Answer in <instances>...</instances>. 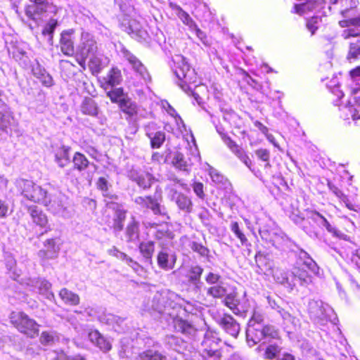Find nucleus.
<instances>
[{"label": "nucleus", "instance_id": "nucleus-1", "mask_svg": "<svg viewBox=\"0 0 360 360\" xmlns=\"http://www.w3.org/2000/svg\"><path fill=\"white\" fill-rule=\"evenodd\" d=\"M172 302H169L166 292H157L152 300V309L158 312L167 322L172 321L176 332L181 333L189 340L195 338L197 329L186 320L176 316L171 307Z\"/></svg>", "mask_w": 360, "mask_h": 360}, {"label": "nucleus", "instance_id": "nucleus-31", "mask_svg": "<svg viewBox=\"0 0 360 360\" xmlns=\"http://www.w3.org/2000/svg\"><path fill=\"white\" fill-rule=\"evenodd\" d=\"M224 304L228 307L235 314L242 315L245 311L244 309L239 308V301L236 298V292H232L226 293L224 300Z\"/></svg>", "mask_w": 360, "mask_h": 360}, {"label": "nucleus", "instance_id": "nucleus-52", "mask_svg": "<svg viewBox=\"0 0 360 360\" xmlns=\"http://www.w3.org/2000/svg\"><path fill=\"white\" fill-rule=\"evenodd\" d=\"M138 360H166V358L157 351L148 350L141 354Z\"/></svg>", "mask_w": 360, "mask_h": 360}, {"label": "nucleus", "instance_id": "nucleus-35", "mask_svg": "<svg viewBox=\"0 0 360 360\" xmlns=\"http://www.w3.org/2000/svg\"><path fill=\"white\" fill-rule=\"evenodd\" d=\"M96 186L97 189L102 192L103 196L106 198L105 200H112L118 199V196L117 195L108 193L109 184L105 177H99L96 182Z\"/></svg>", "mask_w": 360, "mask_h": 360}, {"label": "nucleus", "instance_id": "nucleus-62", "mask_svg": "<svg viewBox=\"0 0 360 360\" xmlns=\"http://www.w3.org/2000/svg\"><path fill=\"white\" fill-rule=\"evenodd\" d=\"M192 186L195 195L202 200L205 199V194L204 193L203 184L201 182H194Z\"/></svg>", "mask_w": 360, "mask_h": 360}, {"label": "nucleus", "instance_id": "nucleus-14", "mask_svg": "<svg viewBox=\"0 0 360 360\" xmlns=\"http://www.w3.org/2000/svg\"><path fill=\"white\" fill-rule=\"evenodd\" d=\"M219 324L221 328L231 336L236 338L240 333V324L229 314H224L219 320Z\"/></svg>", "mask_w": 360, "mask_h": 360}, {"label": "nucleus", "instance_id": "nucleus-13", "mask_svg": "<svg viewBox=\"0 0 360 360\" xmlns=\"http://www.w3.org/2000/svg\"><path fill=\"white\" fill-rule=\"evenodd\" d=\"M162 197L161 193L152 195L139 196L136 198L135 202L143 207L150 209L155 213H160V203Z\"/></svg>", "mask_w": 360, "mask_h": 360}, {"label": "nucleus", "instance_id": "nucleus-26", "mask_svg": "<svg viewBox=\"0 0 360 360\" xmlns=\"http://www.w3.org/2000/svg\"><path fill=\"white\" fill-rule=\"evenodd\" d=\"M80 109L84 115L96 117L98 114V105L91 97H85L81 104Z\"/></svg>", "mask_w": 360, "mask_h": 360}, {"label": "nucleus", "instance_id": "nucleus-40", "mask_svg": "<svg viewBox=\"0 0 360 360\" xmlns=\"http://www.w3.org/2000/svg\"><path fill=\"white\" fill-rule=\"evenodd\" d=\"M281 349L282 347L276 343L269 344L264 349L263 358L267 360L276 359L278 357Z\"/></svg>", "mask_w": 360, "mask_h": 360}, {"label": "nucleus", "instance_id": "nucleus-18", "mask_svg": "<svg viewBox=\"0 0 360 360\" xmlns=\"http://www.w3.org/2000/svg\"><path fill=\"white\" fill-rule=\"evenodd\" d=\"M100 321L119 333H124L126 325L124 323V319L117 316L112 314H104L100 316Z\"/></svg>", "mask_w": 360, "mask_h": 360}, {"label": "nucleus", "instance_id": "nucleus-25", "mask_svg": "<svg viewBox=\"0 0 360 360\" xmlns=\"http://www.w3.org/2000/svg\"><path fill=\"white\" fill-rule=\"evenodd\" d=\"M202 272L203 269L199 265L191 266L188 271L187 278L189 283L197 289H200L202 286L203 283L201 281Z\"/></svg>", "mask_w": 360, "mask_h": 360}, {"label": "nucleus", "instance_id": "nucleus-47", "mask_svg": "<svg viewBox=\"0 0 360 360\" xmlns=\"http://www.w3.org/2000/svg\"><path fill=\"white\" fill-rule=\"evenodd\" d=\"M275 226H259L258 229L261 237L266 240H275L278 236L276 231H274Z\"/></svg>", "mask_w": 360, "mask_h": 360}, {"label": "nucleus", "instance_id": "nucleus-7", "mask_svg": "<svg viewBox=\"0 0 360 360\" xmlns=\"http://www.w3.org/2000/svg\"><path fill=\"white\" fill-rule=\"evenodd\" d=\"M98 44L94 37L87 32H82L80 37V43L77 48L79 56L89 58L98 51Z\"/></svg>", "mask_w": 360, "mask_h": 360}, {"label": "nucleus", "instance_id": "nucleus-4", "mask_svg": "<svg viewBox=\"0 0 360 360\" xmlns=\"http://www.w3.org/2000/svg\"><path fill=\"white\" fill-rule=\"evenodd\" d=\"M11 323L22 333L34 338L39 333V325L34 319L21 311H13L10 314Z\"/></svg>", "mask_w": 360, "mask_h": 360}, {"label": "nucleus", "instance_id": "nucleus-9", "mask_svg": "<svg viewBox=\"0 0 360 360\" xmlns=\"http://www.w3.org/2000/svg\"><path fill=\"white\" fill-rule=\"evenodd\" d=\"M221 138L225 143L229 150L240 159L250 169L255 172V169L252 167V161L247 153L243 148L237 144L230 136L226 134H221Z\"/></svg>", "mask_w": 360, "mask_h": 360}, {"label": "nucleus", "instance_id": "nucleus-36", "mask_svg": "<svg viewBox=\"0 0 360 360\" xmlns=\"http://www.w3.org/2000/svg\"><path fill=\"white\" fill-rule=\"evenodd\" d=\"M32 221L36 225H45L47 221V217L43 212L37 206H30L28 208Z\"/></svg>", "mask_w": 360, "mask_h": 360}, {"label": "nucleus", "instance_id": "nucleus-46", "mask_svg": "<svg viewBox=\"0 0 360 360\" xmlns=\"http://www.w3.org/2000/svg\"><path fill=\"white\" fill-rule=\"evenodd\" d=\"M107 96L112 103H121L122 98H125L124 89L122 87L114 88L106 93Z\"/></svg>", "mask_w": 360, "mask_h": 360}, {"label": "nucleus", "instance_id": "nucleus-39", "mask_svg": "<svg viewBox=\"0 0 360 360\" xmlns=\"http://www.w3.org/2000/svg\"><path fill=\"white\" fill-rule=\"evenodd\" d=\"M278 314L283 319V326L284 329L292 328L296 326V318L285 309H280Z\"/></svg>", "mask_w": 360, "mask_h": 360}, {"label": "nucleus", "instance_id": "nucleus-64", "mask_svg": "<svg viewBox=\"0 0 360 360\" xmlns=\"http://www.w3.org/2000/svg\"><path fill=\"white\" fill-rule=\"evenodd\" d=\"M58 360H86V359L80 354L67 355L61 353L58 356Z\"/></svg>", "mask_w": 360, "mask_h": 360}, {"label": "nucleus", "instance_id": "nucleus-28", "mask_svg": "<svg viewBox=\"0 0 360 360\" xmlns=\"http://www.w3.org/2000/svg\"><path fill=\"white\" fill-rule=\"evenodd\" d=\"M173 199L174 200L178 207L186 212H191L193 208V203L189 197L182 193L176 191H174Z\"/></svg>", "mask_w": 360, "mask_h": 360}, {"label": "nucleus", "instance_id": "nucleus-48", "mask_svg": "<svg viewBox=\"0 0 360 360\" xmlns=\"http://www.w3.org/2000/svg\"><path fill=\"white\" fill-rule=\"evenodd\" d=\"M345 259L350 261L352 264L360 269V249L349 248L345 252Z\"/></svg>", "mask_w": 360, "mask_h": 360}, {"label": "nucleus", "instance_id": "nucleus-59", "mask_svg": "<svg viewBox=\"0 0 360 360\" xmlns=\"http://www.w3.org/2000/svg\"><path fill=\"white\" fill-rule=\"evenodd\" d=\"M309 217L313 221L319 225H328L326 219L316 211L309 212Z\"/></svg>", "mask_w": 360, "mask_h": 360}, {"label": "nucleus", "instance_id": "nucleus-6", "mask_svg": "<svg viewBox=\"0 0 360 360\" xmlns=\"http://www.w3.org/2000/svg\"><path fill=\"white\" fill-rule=\"evenodd\" d=\"M277 281L292 289L298 284L300 285L308 284L311 280V276L305 269L297 267L294 269L289 276H285L281 278H278Z\"/></svg>", "mask_w": 360, "mask_h": 360}, {"label": "nucleus", "instance_id": "nucleus-24", "mask_svg": "<svg viewBox=\"0 0 360 360\" xmlns=\"http://www.w3.org/2000/svg\"><path fill=\"white\" fill-rule=\"evenodd\" d=\"M122 81L121 70L117 67L111 68L106 76L103 77V86L113 87L119 85Z\"/></svg>", "mask_w": 360, "mask_h": 360}, {"label": "nucleus", "instance_id": "nucleus-19", "mask_svg": "<svg viewBox=\"0 0 360 360\" xmlns=\"http://www.w3.org/2000/svg\"><path fill=\"white\" fill-rule=\"evenodd\" d=\"M89 340L103 352H108L112 349L109 339L105 338L98 330H91L88 334Z\"/></svg>", "mask_w": 360, "mask_h": 360}, {"label": "nucleus", "instance_id": "nucleus-33", "mask_svg": "<svg viewBox=\"0 0 360 360\" xmlns=\"http://www.w3.org/2000/svg\"><path fill=\"white\" fill-rule=\"evenodd\" d=\"M298 256L300 259L302 261V264L304 267L307 268L314 274L319 273V268L318 265L307 252L300 250Z\"/></svg>", "mask_w": 360, "mask_h": 360}, {"label": "nucleus", "instance_id": "nucleus-29", "mask_svg": "<svg viewBox=\"0 0 360 360\" xmlns=\"http://www.w3.org/2000/svg\"><path fill=\"white\" fill-rule=\"evenodd\" d=\"M171 164L174 167L179 171L185 172L186 173L190 172V165L185 159L184 154L179 151H175L172 154Z\"/></svg>", "mask_w": 360, "mask_h": 360}, {"label": "nucleus", "instance_id": "nucleus-44", "mask_svg": "<svg viewBox=\"0 0 360 360\" xmlns=\"http://www.w3.org/2000/svg\"><path fill=\"white\" fill-rule=\"evenodd\" d=\"M58 340V337L55 331H44L39 337L40 343L44 346H51Z\"/></svg>", "mask_w": 360, "mask_h": 360}, {"label": "nucleus", "instance_id": "nucleus-60", "mask_svg": "<svg viewBox=\"0 0 360 360\" xmlns=\"http://www.w3.org/2000/svg\"><path fill=\"white\" fill-rule=\"evenodd\" d=\"M82 206L86 210H89L90 211H95L97 207V202L96 200L90 198H84L82 200Z\"/></svg>", "mask_w": 360, "mask_h": 360}, {"label": "nucleus", "instance_id": "nucleus-15", "mask_svg": "<svg viewBox=\"0 0 360 360\" xmlns=\"http://www.w3.org/2000/svg\"><path fill=\"white\" fill-rule=\"evenodd\" d=\"M71 148L69 146L60 145L53 149L54 161L59 167H67L70 161Z\"/></svg>", "mask_w": 360, "mask_h": 360}, {"label": "nucleus", "instance_id": "nucleus-23", "mask_svg": "<svg viewBox=\"0 0 360 360\" xmlns=\"http://www.w3.org/2000/svg\"><path fill=\"white\" fill-rule=\"evenodd\" d=\"M119 108L127 116V120H132L138 115L139 107L131 98L126 96L122 98L121 103H119Z\"/></svg>", "mask_w": 360, "mask_h": 360}, {"label": "nucleus", "instance_id": "nucleus-49", "mask_svg": "<svg viewBox=\"0 0 360 360\" xmlns=\"http://www.w3.org/2000/svg\"><path fill=\"white\" fill-rule=\"evenodd\" d=\"M321 21V18L317 15H314L306 19L305 26L310 32L311 36L315 34L316 32L318 30Z\"/></svg>", "mask_w": 360, "mask_h": 360}, {"label": "nucleus", "instance_id": "nucleus-11", "mask_svg": "<svg viewBox=\"0 0 360 360\" xmlns=\"http://www.w3.org/2000/svg\"><path fill=\"white\" fill-rule=\"evenodd\" d=\"M176 262V254L172 250L167 248H162V250L158 254V265L160 269L165 271H169L174 269Z\"/></svg>", "mask_w": 360, "mask_h": 360}, {"label": "nucleus", "instance_id": "nucleus-42", "mask_svg": "<svg viewBox=\"0 0 360 360\" xmlns=\"http://www.w3.org/2000/svg\"><path fill=\"white\" fill-rule=\"evenodd\" d=\"M142 256L151 262L152 257L155 250V243L153 241L141 242L139 246Z\"/></svg>", "mask_w": 360, "mask_h": 360}, {"label": "nucleus", "instance_id": "nucleus-8", "mask_svg": "<svg viewBox=\"0 0 360 360\" xmlns=\"http://www.w3.org/2000/svg\"><path fill=\"white\" fill-rule=\"evenodd\" d=\"M76 30L73 28L64 30L60 34L58 46L63 55L72 57L75 52V34Z\"/></svg>", "mask_w": 360, "mask_h": 360}, {"label": "nucleus", "instance_id": "nucleus-50", "mask_svg": "<svg viewBox=\"0 0 360 360\" xmlns=\"http://www.w3.org/2000/svg\"><path fill=\"white\" fill-rule=\"evenodd\" d=\"M58 20L55 18H51L47 23L44 25L41 30V34L44 36H49L51 40H53V33L56 27L58 26Z\"/></svg>", "mask_w": 360, "mask_h": 360}, {"label": "nucleus", "instance_id": "nucleus-58", "mask_svg": "<svg viewBox=\"0 0 360 360\" xmlns=\"http://www.w3.org/2000/svg\"><path fill=\"white\" fill-rule=\"evenodd\" d=\"M191 248L202 257L207 256L209 253V250L207 248L196 242H192L191 244Z\"/></svg>", "mask_w": 360, "mask_h": 360}, {"label": "nucleus", "instance_id": "nucleus-30", "mask_svg": "<svg viewBox=\"0 0 360 360\" xmlns=\"http://www.w3.org/2000/svg\"><path fill=\"white\" fill-rule=\"evenodd\" d=\"M24 11L27 18L35 22L41 19L43 13L49 11L45 8L34 4L25 5Z\"/></svg>", "mask_w": 360, "mask_h": 360}, {"label": "nucleus", "instance_id": "nucleus-53", "mask_svg": "<svg viewBox=\"0 0 360 360\" xmlns=\"http://www.w3.org/2000/svg\"><path fill=\"white\" fill-rule=\"evenodd\" d=\"M30 1L32 2V4L39 6L55 14L57 13L58 11L57 6L52 1H49L48 0H30Z\"/></svg>", "mask_w": 360, "mask_h": 360}, {"label": "nucleus", "instance_id": "nucleus-63", "mask_svg": "<svg viewBox=\"0 0 360 360\" xmlns=\"http://www.w3.org/2000/svg\"><path fill=\"white\" fill-rule=\"evenodd\" d=\"M39 79L40 82L46 87H51L53 85V79L49 73H41L39 77Z\"/></svg>", "mask_w": 360, "mask_h": 360}, {"label": "nucleus", "instance_id": "nucleus-34", "mask_svg": "<svg viewBox=\"0 0 360 360\" xmlns=\"http://www.w3.org/2000/svg\"><path fill=\"white\" fill-rule=\"evenodd\" d=\"M170 6L173 10L176 11V15L184 25H187L191 30L193 27H195L196 23L195 21L191 18L187 12L183 10L181 6L172 4H170Z\"/></svg>", "mask_w": 360, "mask_h": 360}, {"label": "nucleus", "instance_id": "nucleus-27", "mask_svg": "<svg viewBox=\"0 0 360 360\" xmlns=\"http://www.w3.org/2000/svg\"><path fill=\"white\" fill-rule=\"evenodd\" d=\"M167 345L178 353H184L187 349L188 342L174 335H167L165 339Z\"/></svg>", "mask_w": 360, "mask_h": 360}, {"label": "nucleus", "instance_id": "nucleus-17", "mask_svg": "<svg viewBox=\"0 0 360 360\" xmlns=\"http://www.w3.org/2000/svg\"><path fill=\"white\" fill-rule=\"evenodd\" d=\"M106 207L111 209L114 212L113 223L115 225H122L127 218V211L124 209L121 203L112 200H105Z\"/></svg>", "mask_w": 360, "mask_h": 360}, {"label": "nucleus", "instance_id": "nucleus-20", "mask_svg": "<svg viewBox=\"0 0 360 360\" xmlns=\"http://www.w3.org/2000/svg\"><path fill=\"white\" fill-rule=\"evenodd\" d=\"M174 72L176 77L184 84L195 83V81L193 79L194 70L191 68L190 65L186 63H182L176 65Z\"/></svg>", "mask_w": 360, "mask_h": 360}, {"label": "nucleus", "instance_id": "nucleus-5", "mask_svg": "<svg viewBox=\"0 0 360 360\" xmlns=\"http://www.w3.org/2000/svg\"><path fill=\"white\" fill-rule=\"evenodd\" d=\"M280 338L279 330L271 324L262 325L259 329L251 328L247 333V342L253 347L262 340L270 341Z\"/></svg>", "mask_w": 360, "mask_h": 360}, {"label": "nucleus", "instance_id": "nucleus-32", "mask_svg": "<svg viewBox=\"0 0 360 360\" xmlns=\"http://www.w3.org/2000/svg\"><path fill=\"white\" fill-rule=\"evenodd\" d=\"M59 296L63 302L68 305L75 306L79 304L80 298L79 296L64 288H62L59 292Z\"/></svg>", "mask_w": 360, "mask_h": 360}, {"label": "nucleus", "instance_id": "nucleus-2", "mask_svg": "<svg viewBox=\"0 0 360 360\" xmlns=\"http://www.w3.org/2000/svg\"><path fill=\"white\" fill-rule=\"evenodd\" d=\"M17 188L20 195L30 202L44 206H49L51 202L48 191L32 181L21 179L17 184Z\"/></svg>", "mask_w": 360, "mask_h": 360}, {"label": "nucleus", "instance_id": "nucleus-56", "mask_svg": "<svg viewBox=\"0 0 360 360\" xmlns=\"http://www.w3.org/2000/svg\"><path fill=\"white\" fill-rule=\"evenodd\" d=\"M329 189L343 202L348 201L347 196L335 185L330 182L328 183Z\"/></svg>", "mask_w": 360, "mask_h": 360}, {"label": "nucleus", "instance_id": "nucleus-3", "mask_svg": "<svg viewBox=\"0 0 360 360\" xmlns=\"http://www.w3.org/2000/svg\"><path fill=\"white\" fill-rule=\"evenodd\" d=\"M308 313L315 323L321 326L325 325L327 322L336 324L338 321L333 308L321 300H310L308 303Z\"/></svg>", "mask_w": 360, "mask_h": 360}, {"label": "nucleus", "instance_id": "nucleus-61", "mask_svg": "<svg viewBox=\"0 0 360 360\" xmlns=\"http://www.w3.org/2000/svg\"><path fill=\"white\" fill-rule=\"evenodd\" d=\"M255 154L258 158L264 162H266V165L270 166L269 159L270 153L267 149L260 148L255 151Z\"/></svg>", "mask_w": 360, "mask_h": 360}, {"label": "nucleus", "instance_id": "nucleus-38", "mask_svg": "<svg viewBox=\"0 0 360 360\" xmlns=\"http://www.w3.org/2000/svg\"><path fill=\"white\" fill-rule=\"evenodd\" d=\"M89 57L90 58L88 62L89 69L92 75L97 76L101 72L103 68L102 60L95 54Z\"/></svg>", "mask_w": 360, "mask_h": 360}, {"label": "nucleus", "instance_id": "nucleus-10", "mask_svg": "<svg viewBox=\"0 0 360 360\" xmlns=\"http://www.w3.org/2000/svg\"><path fill=\"white\" fill-rule=\"evenodd\" d=\"M71 160L72 168L67 170L65 175L68 179L72 181L75 178L74 171L82 173L89 168L91 162L84 154L79 151L73 154Z\"/></svg>", "mask_w": 360, "mask_h": 360}, {"label": "nucleus", "instance_id": "nucleus-55", "mask_svg": "<svg viewBox=\"0 0 360 360\" xmlns=\"http://www.w3.org/2000/svg\"><path fill=\"white\" fill-rule=\"evenodd\" d=\"M221 276L219 274L210 271L205 277V280L208 285H215L222 282L221 281Z\"/></svg>", "mask_w": 360, "mask_h": 360}, {"label": "nucleus", "instance_id": "nucleus-37", "mask_svg": "<svg viewBox=\"0 0 360 360\" xmlns=\"http://www.w3.org/2000/svg\"><path fill=\"white\" fill-rule=\"evenodd\" d=\"M226 292L227 290L224 283L221 282L207 288L206 294L213 298H222L226 295Z\"/></svg>", "mask_w": 360, "mask_h": 360}, {"label": "nucleus", "instance_id": "nucleus-22", "mask_svg": "<svg viewBox=\"0 0 360 360\" xmlns=\"http://www.w3.org/2000/svg\"><path fill=\"white\" fill-rule=\"evenodd\" d=\"M123 54L126 60L132 65L134 70L137 73L144 79L149 77V73L146 68L136 56L127 50L123 51Z\"/></svg>", "mask_w": 360, "mask_h": 360}, {"label": "nucleus", "instance_id": "nucleus-16", "mask_svg": "<svg viewBox=\"0 0 360 360\" xmlns=\"http://www.w3.org/2000/svg\"><path fill=\"white\" fill-rule=\"evenodd\" d=\"M45 249L38 252V256L41 260L56 259L60 251L59 245H56L55 239H48L44 242Z\"/></svg>", "mask_w": 360, "mask_h": 360}, {"label": "nucleus", "instance_id": "nucleus-51", "mask_svg": "<svg viewBox=\"0 0 360 360\" xmlns=\"http://www.w3.org/2000/svg\"><path fill=\"white\" fill-rule=\"evenodd\" d=\"M6 266L11 278L16 280L20 276V272L16 268V262L12 257L6 259Z\"/></svg>", "mask_w": 360, "mask_h": 360}, {"label": "nucleus", "instance_id": "nucleus-43", "mask_svg": "<svg viewBox=\"0 0 360 360\" xmlns=\"http://www.w3.org/2000/svg\"><path fill=\"white\" fill-rule=\"evenodd\" d=\"M150 140V146L152 148H159L165 141V133L162 131H158L154 134H148Z\"/></svg>", "mask_w": 360, "mask_h": 360}, {"label": "nucleus", "instance_id": "nucleus-41", "mask_svg": "<svg viewBox=\"0 0 360 360\" xmlns=\"http://www.w3.org/2000/svg\"><path fill=\"white\" fill-rule=\"evenodd\" d=\"M264 314L259 311L255 310L251 316V319L249 320L248 328L246 330V333L251 328L259 329L263 325L262 323L264 322Z\"/></svg>", "mask_w": 360, "mask_h": 360}, {"label": "nucleus", "instance_id": "nucleus-21", "mask_svg": "<svg viewBox=\"0 0 360 360\" xmlns=\"http://www.w3.org/2000/svg\"><path fill=\"white\" fill-rule=\"evenodd\" d=\"M255 258L258 269L257 271L258 274H264L268 276L273 275L274 276L273 262L266 255L258 252Z\"/></svg>", "mask_w": 360, "mask_h": 360}, {"label": "nucleus", "instance_id": "nucleus-12", "mask_svg": "<svg viewBox=\"0 0 360 360\" xmlns=\"http://www.w3.org/2000/svg\"><path fill=\"white\" fill-rule=\"evenodd\" d=\"M219 338L211 331H207L201 342L200 354L208 356L210 353L220 352L218 349Z\"/></svg>", "mask_w": 360, "mask_h": 360}, {"label": "nucleus", "instance_id": "nucleus-45", "mask_svg": "<svg viewBox=\"0 0 360 360\" xmlns=\"http://www.w3.org/2000/svg\"><path fill=\"white\" fill-rule=\"evenodd\" d=\"M39 292L44 295L49 300L54 299V294L51 291V284L45 279H41L38 282Z\"/></svg>", "mask_w": 360, "mask_h": 360}, {"label": "nucleus", "instance_id": "nucleus-54", "mask_svg": "<svg viewBox=\"0 0 360 360\" xmlns=\"http://www.w3.org/2000/svg\"><path fill=\"white\" fill-rule=\"evenodd\" d=\"M339 25L341 27H360V16L340 20Z\"/></svg>", "mask_w": 360, "mask_h": 360}, {"label": "nucleus", "instance_id": "nucleus-57", "mask_svg": "<svg viewBox=\"0 0 360 360\" xmlns=\"http://www.w3.org/2000/svg\"><path fill=\"white\" fill-rule=\"evenodd\" d=\"M328 231L333 236L345 240H348L349 239V236H347L344 232L337 229L336 226H326Z\"/></svg>", "mask_w": 360, "mask_h": 360}]
</instances>
